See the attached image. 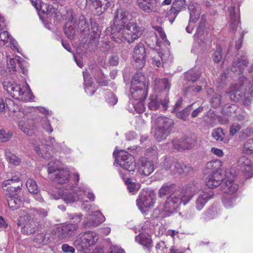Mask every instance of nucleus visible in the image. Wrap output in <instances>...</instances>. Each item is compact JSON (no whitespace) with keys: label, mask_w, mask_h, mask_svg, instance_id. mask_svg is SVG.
<instances>
[{"label":"nucleus","mask_w":253,"mask_h":253,"mask_svg":"<svg viewBox=\"0 0 253 253\" xmlns=\"http://www.w3.org/2000/svg\"><path fill=\"white\" fill-rule=\"evenodd\" d=\"M31 213H34L35 216L38 215L40 217L42 218L46 217L48 214L47 211L42 208L32 209H31Z\"/></svg>","instance_id":"obj_42"},{"label":"nucleus","mask_w":253,"mask_h":253,"mask_svg":"<svg viewBox=\"0 0 253 253\" xmlns=\"http://www.w3.org/2000/svg\"><path fill=\"white\" fill-rule=\"evenodd\" d=\"M221 95L218 93H214L211 98V105L214 108H217L219 107L221 104Z\"/></svg>","instance_id":"obj_36"},{"label":"nucleus","mask_w":253,"mask_h":253,"mask_svg":"<svg viewBox=\"0 0 253 253\" xmlns=\"http://www.w3.org/2000/svg\"><path fill=\"white\" fill-rule=\"evenodd\" d=\"M191 111L190 107L184 109L181 111L176 112V116L177 118L185 121L188 118Z\"/></svg>","instance_id":"obj_40"},{"label":"nucleus","mask_w":253,"mask_h":253,"mask_svg":"<svg viewBox=\"0 0 253 253\" xmlns=\"http://www.w3.org/2000/svg\"><path fill=\"white\" fill-rule=\"evenodd\" d=\"M136 202L138 208L142 211L144 208H150L153 206L155 200L151 194L145 192L140 194Z\"/></svg>","instance_id":"obj_20"},{"label":"nucleus","mask_w":253,"mask_h":253,"mask_svg":"<svg viewBox=\"0 0 253 253\" xmlns=\"http://www.w3.org/2000/svg\"><path fill=\"white\" fill-rule=\"evenodd\" d=\"M145 49L142 43H139L134 48L133 58L136 64L135 66L139 69L142 68L145 63Z\"/></svg>","instance_id":"obj_17"},{"label":"nucleus","mask_w":253,"mask_h":253,"mask_svg":"<svg viewBox=\"0 0 253 253\" xmlns=\"http://www.w3.org/2000/svg\"><path fill=\"white\" fill-rule=\"evenodd\" d=\"M253 133V129L251 128H247L242 131V133L240 135L242 139H245L247 137L250 136Z\"/></svg>","instance_id":"obj_57"},{"label":"nucleus","mask_w":253,"mask_h":253,"mask_svg":"<svg viewBox=\"0 0 253 253\" xmlns=\"http://www.w3.org/2000/svg\"><path fill=\"white\" fill-rule=\"evenodd\" d=\"M224 170L223 169H219L214 171L208 177L206 181L207 185L211 189L218 186L224 179Z\"/></svg>","instance_id":"obj_16"},{"label":"nucleus","mask_w":253,"mask_h":253,"mask_svg":"<svg viewBox=\"0 0 253 253\" xmlns=\"http://www.w3.org/2000/svg\"><path fill=\"white\" fill-rule=\"evenodd\" d=\"M139 8L145 12L158 13L159 8L156 0H136Z\"/></svg>","instance_id":"obj_19"},{"label":"nucleus","mask_w":253,"mask_h":253,"mask_svg":"<svg viewBox=\"0 0 253 253\" xmlns=\"http://www.w3.org/2000/svg\"><path fill=\"white\" fill-rule=\"evenodd\" d=\"M243 152L247 154H253V138L248 139L244 144Z\"/></svg>","instance_id":"obj_39"},{"label":"nucleus","mask_w":253,"mask_h":253,"mask_svg":"<svg viewBox=\"0 0 253 253\" xmlns=\"http://www.w3.org/2000/svg\"><path fill=\"white\" fill-rule=\"evenodd\" d=\"M174 163V159L172 157H166L163 162L161 163V166L166 170L171 168Z\"/></svg>","instance_id":"obj_38"},{"label":"nucleus","mask_w":253,"mask_h":253,"mask_svg":"<svg viewBox=\"0 0 253 253\" xmlns=\"http://www.w3.org/2000/svg\"><path fill=\"white\" fill-rule=\"evenodd\" d=\"M61 249L62 251L66 253H74L75 251V250L73 247L67 244H63Z\"/></svg>","instance_id":"obj_56"},{"label":"nucleus","mask_w":253,"mask_h":253,"mask_svg":"<svg viewBox=\"0 0 253 253\" xmlns=\"http://www.w3.org/2000/svg\"><path fill=\"white\" fill-rule=\"evenodd\" d=\"M86 192V188L85 187L82 186L79 187L76 190V193L74 194L68 191H62L58 190L57 193L52 194L51 196L53 199L58 200L60 198L62 199L64 202L67 204H72L76 201L82 199V194H84Z\"/></svg>","instance_id":"obj_8"},{"label":"nucleus","mask_w":253,"mask_h":253,"mask_svg":"<svg viewBox=\"0 0 253 253\" xmlns=\"http://www.w3.org/2000/svg\"><path fill=\"white\" fill-rule=\"evenodd\" d=\"M186 80L194 83L201 76V72L197 70L191 69L185 73Z\"/></svg>","instance_id":"obj_31"},{"label":"nucleus","mask_w":253,"mask_h":253,"mask_svg":"<svg viewBox=\"0 0 253 253\" xmlns=\"http://www.w3.org/2000/svg\"><path fill=\"white\" fill-rule=\"evenodd\" d=\"M12 136V133L11 132H6L5 130L3 129L0 130V140L2 142L7 141Z\"/></svg>","instance_id":"obj_47"},{"label":"nucleus","mask_w":253,"mask_h":253,"mask_svg":"<svg viewBox=\"0 0 253 253\" xmlns=\"http://www.w3.org/2000/svg\"><path fill=\"white\" fill-rule=\"evenodd\" d=\"M26 186L30 193L37 194L39 191L37 183L33 179H29L26 182Z\"/></svg>","instance_id":"obj_35"},{"label":"nucleus","mask_w":253,"mask_h":253,"mask_svg":"<svg viewBox=\"0 0 253 253\" xmlns=\"http://www.w3.org/2000/svg\"><path fill=\"white\" fill-rule=\"evenodd\" d=\"M76 30L77 24L74 21V16L72 13L65 25L64 33L68 38L72 39L75 35Z\"/></svg>","instance_id":"obj_23"},{"label":"nucleus","mask_w":253,"mask_h":253,"mask_svg":"<svg viewBox=\"0 0 253 253\" xmlns=\"http://www.w3.org/2000/svg\"><path fill=\"white\" fill-rule=\"evenodd\" d=\"M78 228V225L76 223H68L63 225L58 228V238L61 240L69 239L76 234Z\"/></svg>","instance_id":"obj_18"},{"label":"nucleus","mask_w":253,"mask_h":253,"mask_svg":"<svg viewBox=\"0 0 253 253\" xmlns=\"http://www.w3.org/2000/svg\"><path fill=\"white\" fill-rule=\"evenodd\" d=\"M93 8H94L96 10V13L98 15L101 14L102 13H103V11L101 10V7H102V2L99 0H95L93 1L90 2Z\"/></svg>","instance_id":"obj_45"},{"label":"nucleus","mask_w":253,"mask_h":253,"mask_svg":"<svg viewBox=\"0 0 253 253\" xmlns=\"http://www.w3.org/2000/svg\"><path fill=\"white\" fill-rule=\"evenodd\" d=\"M7 107L9 111L15 113L18 109V106L12 100L8 99L6 102Z\"/></svg>","instance_id":"obj_52"},{"label":"nucleus","mask_w":253,"mask_h":253,"mask_svg":"<svg viewBox=\"0 0 253 253\" xmlns=\"http://www.w3.org/2000/svg\"><path fill=\"white\" fill-rule=\"evenodd\" d=\"M212 137L217 141H222L223 138L224 133L220 128L215 129L212 132Z\"/></svg>","instance_id":"obj_43"},{"label":"nucleus","mask_w":253,"mask_h":253,"mask_svg":"<svg viewBox=\"0 0 253 253\" xmlns=\"http://www.w3.org/2000/svg\"><path fill=\"white\" fill-rule=\"evenodd\" d=\"M83 226L86 228L95 227H96V223L94 224L93 221L91 220V217L89 216L84 221Z\"/></svg>","instance_id":"obj_55"},{"label":"nucleus","mask_w":253,"mask_h":253,"mask_svg":"<svg viewBox=\"0 0 253 253\" xmlns=\"http://www.w3.org/2000/svg\"><path fill=\"white\" fill-rule=\"evenodd\" d=\"M3 87L14 99L27 102L32 98L29 87L19 84L13 81H4Z\"/></svg>","instance_id":"obj_4"},{"label":"nucleus","mask_w":253,"mask_h":253,"mask_svg":"<svg viewBox=\"0 0 253 253\" xmlns=\"http://www.w3.org/2000/svg\"><path fill=\"white\" fill-rule=\"evenodd\" d=\"M128 12L118 9L115 12L113 24L110 27L111 38L116 42L126 41L133 42L142 34V30L136 23H128Z\"/></svg>","instance_id":"obj_2"},{"label":"nucleus","mask_w":253,"mask_h":253,"mask_svg":"<svg viewBox=\"0 0 253 253\" xmlns=\"http://www.w3.org/2000/svg\"><path fill=\"white\" fill-rule=\"evenodd\" d=\"M189 89L191 91L195 92V93H197V92H199L200 91H201L202 87L201 85H198L196 86L193 85L190 87H189Z\"/></svg>","instance_id":"obj_64"},{"label":"nucleus","mask_w":253,"mask_h":253,"mask_svg":"<svg viewBox=\"0 0 253 253\" xmlns=\"http://www.w3.org/2000/svg\"><path fill=\"white\" fill-rule=\"evenodd\" d=\"M238 163L244 170L248 172L252 171L251 162L246 157L243 156L240 157L239 159Z\"/></svg>","instance_id":"obj_32"},{"label":"nucleus","mask_w":253,"mask_h":253,"mask_svg":"<svg viewBox=\"0 0 253 253\" xmlns=\"http://www.w3.org/2000/svg\"><path fill=\"white\" fill-rule=\"evenodd\" d=\"M154 169L152 162L146 158L140 159L138 171L141 175L148 176L154 171Z\"/></svg>","instance_id":"obj_21"},{"label":"nucleus","mask_w":253,"mask_h":253,"mask_svg":"<svg viewBox=\"0 0 253 253\" xmlns=\"http://www.w3.org/2000/svg\"><path fill=\"white\" fill-rule=\"evenodd\" d=\"M107 101L110 105H114L117 103L118 99L113 93H109L108 95Z\"/></svg>","instance_id":"obj_58"},{"label":"nucleus","mask_w":253,"mask_h":253,"mask_svg":"<svg viewBox=\"0 0 253 253\" xmlns=\"http://www.w3.org/2000/svg\"><path fill=\"white\" fill-rule=\"evenodd\" d=\"M20 219L25 221L24 228L26 229L28 234H31L36 232L38 228V223L35 221V215L31 213V209L28 212L23 211L21 213Z\"/></svg>","instance_id":"obj_13"},{"label":"nucleus","mask_w":253,"mask_h":253,"mask_svg":"<svg viewBox=\"0 0 253 253\" xmlns=\"http://www.w3.org/2000/svg\"><path fill=\"white\" fill-rule=\"evenodd\" d=\"M161 59L162 57L160 54L158 53L156 56H154L152 58V63L155 64L158 67H159L161 65Z\"/></svg>","instance_id":"obj_59"},{"label":"nucleus","mask_w":253,"mask_h":253,"mask_svg":"<svg viewBox=\"0 0 253 253\" xmlns=\"http://www.w3.org/2000/svg\"><path fill=\"white\" fill-rule=\"evenodd\" d=\"M5 154L6 159L10 163L15 166H18L20 164L21 159L17 156L13 154L9 150H6Z\"/></svg>","instance_id":"obj_33"},{"label":"nucleus","mask_w":253,"mask_h":253,"mask_svg":"<svg viewBox=\"0 0 253 253\" xmlns=\"http://www.w3.org/2000/svg\"><path fill=\"white\" fill-rule=\"evenodd\" d=\"M148 107L152 110L160 109L166 111L167 110L169 100L168 96H165L164 98L158 96H151L150 97Z\"/></svg>","instance_id":"obj_15"},{"label":"nucleus","mask_w":253,"mask_h":253,"mask_svg":"<svg viewBox=\"0 0 253 253\" xmlns=\"http://www.w3.org/2000/svg\"><path fill=\"white\" fill-rule=\"evenodd\" d=\"M235 108L236 106L233 104H232V106L226 105L223 109V112H225V113L229 112L230 114H231L232 112H234L235 111Z\"/></svg>","instance_id":"obj_60"},{"label":"nucleus","mask_w":253,"mask_h":253,"mask_svg":"<svg viewBox=\"0 0 253 253\" xmlns=\"http://www.w3.org/2000/svg\"><path fill=\"white\" fill-rule=\"evenodd\" d=\"M24 61L22 58L21 57L17 56L15 58H10L7 61V66L9 69V72L13 71L15 72L16 71V63H18L20 68L22 70L23 74H25V71H24V68L23 67L22 63L21 62Z\"/></svg>","instance_id":"obj_29"},{"label":"nucleus","mask_w":253,"mask_h":253,"mask_svg":"<svg viewBox=\"0 0 253 253\" xmlns=\"http://www.w3.org/2000/svg\"><path fill=\"white\" fill-rule=\"evenodd\" d=\"M203 111V107H199L198 108L194 110L191 114V116L192 118H195L196 117L198 114L202 112Z\"/></svg>","instance_id":"obj_63"},{"label":"nucleus","mask_w":253,"mask_h":253,"mask_svg":"<svg viewBox=\"0 0 253 253\" xmlns=\"http://www.w3.org/2000/svg\"><path fill=\"white\" fill-rule=\"evenodd\" d=\"M9 208L14 211L17 209L24 201L21 195V189L18 187H2Z\"/></svg>","instance_id":"obj_6"},{"label":"nucleus","mask_w":253,"mask_h":253,"mask_svg":"<svg viewBox=\"0 0 253 253\" xmlns=\"http://www.w3.org/2000/svg\"><path fill=\"white\" fill-rule=\"evenodd\" d=\"M175 188L174 184L165 183L158 190L159 198L167 196L165 202L158 207L162 217L170 216L177 211L181 204L185 205L188 203L198 191L199 186L191 183L180 190L175 191Z\"/></svg>","instance_id":"obj_1"},{"label":"nucleus","mask_w":253,"mask_h":253,"mask_svg":"<svg viewBox=\"0 0 253 253\" xmlns=\"http://www.w3.org/2000/svg\"><path fill=\"white\" fill-rule=\"evenodd\" d=\"M234 11V10L233 9V11H231L230 13L231 27L233 30L236 28L239 23V16L238 15L235 14Z\"/></svg>","instance_id":"obj_44"},{"label":"nucleus","mask_w":253,"mask_h":253,"mask_svg":"<svg viewBox=\"0 0 253 253\" xmlns=\"http://www.w3.org/2000/svg\"><path fill=\"white\" fill-rule=\"evenodd\" d=\"M239 85L238 84L231 86L229 90L226 92V94H227L226 97L234 102L239 101L243 95V92L239 89Z\"/></svg>","instance_id":"obj_26"},{"label":"nucleus","mask_w":253,"mask_h":253,"mask_svg":"<svg viewBox=\"0 0 253 253\" xmlns=\"http://www.w3.org/2000/svg\"><path fill=\"white\" fill-rule=\"evenodd\" d=\"M7 43H9L8 46L11 47L12 45L14 48L17 49V42L15 40L8 34L7 31H3L0 33V45H4Z\"/></svg>","instance_id":"obj_27"},{"label":"nucleus","mask_w":253,"mask_h":253,"mask_svg":"<svg viewBox=\"0 0 253 253\" xmlns=\"http://www.w3.org/2000/svg\"><path fill=\"white\" fill-rule=\"evenodd\" d=\"M211 151L214 155L218 157H221L223 155V152L222 150L216 148H212L211 149Z\"/></svg>","instance_id":"obj_62"},{"label":"nucleus","mask_w":253,"mask_h":253,"mask_svg":"<svg viewBox=\"0 0 253 253\" xmlns=\"http://www.w3.org/2000/svg\"><path fill=\"white\" fill-rule=\"evenodd\" d=\"M170 87V82L167 78L159 79L155 80V89L156 91H164L165 96H168V93Z\"/></svg>","instance_id":"obj_25"},{"label":"nucleus","mask_w":253,"mask_h":253,"mask_svg":"<svg viewBox=\"0 0 253 253\" xmlns=\"http://www.w3.org/2000/svg\"><path fill=\"white\" fill-rule=\"evenodd\" d=\"M100 31H96L94 30L93 34L90 36V41L94 42L95 45L97 44L100 38Z\"/></svg>","instance_id":"obj_49"},{"label":"nucleus","mask_w":253,"mask_h":253,"mask_svg":"<svg viewBox=\"0 0 253 253\" xmlns=\"http://www.w3.org/2000/svg\"><path fill=\"white\" fill-rule=\"evenodd\" d=\"M18 126L21 130L27 135L32 136L34 133L33 130L29 128L28 125L23 121L19 122Z\"/></svg>","instance_id":"obj_41"},{"label":"nucleus","mask_w":253,"mask_h":253,"mask_svg":"<svg viewBox=\"0 0 253 253\" xmlns=\"http://www.w3.org/2000/svg\"><path fill=\"white\" fill-rule=\"evenodd\" d=\"M97 82L101 86H106L108 84V81L105 80V76L103 74H101V78L97 79Z\"/></svg>","instance_id":"obj_61"},{"label":"nucleus","mask_w":253,"mask_h":253,"mask_svg":"<svg viewBox=\"0 0 253 253\" xmlns=\"http://www.w3.org/2000/svg\"><path fill=\"white\" fill-rule=\"evenodd\" d=\"M90 216L94 224H96V226L105 220V217L101 214L100 211L94 212L92 214L90 215Z\"/></svg>","instance_id":"obj_34"},{"label":"nucleus","mask_w":253,"mask_h":253,"mask_svg":"<svg viewBox=\"0 0 253 253\" xmlns=\"http://www.w3.org/2000/svg\"><path fill=\"white\" fill-rule=\"evenodd\" d=\"M119 62V57L117 55H112L109 59L108 63L111 66H117Z\"/></svg>","instance_id":"obj_53"},{"label":"nucleus","mask_w":253,"mask_h":253,"mask_svg":"<svg viewBox=\"0 0 253 253\" xmlns=\"http://www.w3.org/2000/svg\"><path fill=\"white\" fill-rule=\"evenodd\" d=\"M240 129L241 126L238 124H233L230 127V135L231 136H234Z\"/></svg>","instance_id":"obj_54"},{"label":"nucleus","mask_w":253,"mask_h":253,"mask_svg":"<svg viewBox=\"0 0 253 253\" xmlns=\"http://www.w3.org/2000/svg\"><path fill=\"white\" fill-rule=\"evenodd\" d=\"M148 83L145 76L141 73H136L131 81L130 91L135 100L142 101L147 95Z\"/></svg>","instance_id":"obj_5"},{"label":"nucleus","mask_w":253,"mask_h":253,"mask_svg":"<svg viewBox=\"0 0 253 253\" xmlns=\"http://www.w3.org/2000/svg\"><path fill=\"white\" fill-rule=\"evenodd\" d=\"M135 240L146 248H150L152 247V240L148 235L140 234L136 236Z\"/></svg>","instance_id":"obj_30"},{"label":"nucleus","mask_w":253,"mask_h":253,"mask_svg":"<svg viewBox=\"0 0 253 253\" xmlns=\"http://www.w3.org/2000/svg\"><path fill=\"white\" fill-rule=\"evenodd\" d=\"M2 187H18L19 189H21L22 186V182L20 180L18 176L14 175L10 179H8L3 181L1 184Z\"/></svg>","instance_id":"obj_28"},{"label":"nucleus","mask_w":253,"mask_h":253,"mask_svg":"<svg viewBox=\"0 0 253 253\" xmlns=\"http://www.w3.org/2000/svg\"><path fill=\"white\" fill-rule=\"evenodd\" d=\"M234 198L233 197H224L222 199V202L224 206L227 208L232 207Z\"/></svg>","instance_id":"obj_50"},{"label":"nucleus","mask_w":253,"mask_h":253,"mask_svg":"<svg viewBox=\"0 0 253 253\" xmlns=\"http://www.w3.org/2000/svg\"><path fill=\"white\" fill-rule=\"evenodd\" d=\"M116 161L118 164L124 169L129 172H134L136 165L134 157L127 152L121 150L116 157Z\"/></svg>","instance_id":"obj_9"},{"label":"nucleus","mask_w":253,"mask_h":253,"mask_svg":"<svg viewBox=\"0 0 253 253\" xmlns=\"http://www.w3.org/2000/svg\"><path fill=\"white\" fill-rule=\"evenodd\" d=\"M224 182L221 186L222 191L228 194H233L238 189V185L234 182L235 175L230 169L224 170Z\"/></svg>","instance_id":"obj_11"},{"label":"nucleus","mask_w":253,"mask_h":253,"mask_svg":"<svg viewBox=\"0 0 253 253\" xmlns=\"http://www.w3.org/2000/svg\"><path fill=\"white\" fill-rule=\"evenodd\" d=\"M249 61L245 56H240L239 57L234 58L233 61L231 70L233 72H239L241 74L245 68L247 67Z\"/></svg>","instance_id":"obj_22"},{"label":"nucleus","mask_w":253,"mask_h":253,"mask_svg":"<svg viewBox=\"0 0 253 253\" xmlns=\"http://www.w3.org/2000/svg\"><path fill=\"white\" fill-rule=\"evenodd\" d=\"M195 184L199 186L198 191L195 193H198L197 198L195 200L196 209L200 211L202 210L209 200L211 199L213 196L212 190L208 189L206 191H200V186L197 183L193 182Z\"/></svg>","instance_id":"obj_14"},{"label":"nucleus","mask_w":253,"mask_h":253,"mask_svg":"<svg viewBox=\"0 0 253 253\" xmlns=\"http://www.w3.org/2000/svg\"><path fill=\"white\" fill-rule=\"evenodd\" d=\"M47 171L49 178L57 183L64 184L69 182L70 175L67 169H58L57 166L50 162L48 165Z\"/></svg>","instance_id":"obj_7"},{"label":"nucleus","mask_w":253,"mask_h":253,"mask_svg":"<svg viewBox=\"0 0 253 253\" xmlns=\"http://www.w3.org/2000/svg\"><path fill=\"white\" fill-rule=\"evenodd\" d=\"M186 6L185 0H175L173 2L172 7L169 12L170 14H173L174 18L172 20H169L171 23H172L180 11L185 9Z\"/></svg>","instance_id":"obj_24"},{"label":"nucleus","mask_w":253,"mask_h":253,"mask_svg":"<svg viewBox=\"0 0 253 253\" xmlns=\"http://www.w3.org/2000/svg\"><path fill=\"white\" fill-rule=\"evenodd\" d=\"M98 238V236L95 232L92 231H86L79 235V237L74 241V245L80 247L82 249H85L94 245Z\"/></svg>","instance_id":"obj_10"},{"label":"nucleus","mask_w":253,"mask_h":253,"mask_svg":"<svg viewBox=\"0 0 253 253\" xmlns=\"http://www.w3.org/2000/svg\"><path fill=\"white\" fill-rule=\"evenodd\" d=\"M196 140V137L194 135H185L179 140L174 139L172 143L174 148L180 151L192 148L195 146Z\"/></svg>","instance_id":"obj_12"},{"label":"nucleus","mask_w":253,"mask_h":253,"mask_svg":"<svg viewBox=\"0 0 253 253\" xmlns=\"http://www.w3.org/2000/svg\"><path fill=\"white\" fill-rule=\"evenodd\" d=\"M156 249L158 253H166L167 251L166 243L163 241L159 242L156 244Z\"/></svg>","instance_id":"obj_48"},{"label":"nucleus","mask_w":253,"mask_h":253,"mask_svg":"<svg viewBox=\"0 0 253 253\" xmlns=\"http://www.w3.org/2000/svg\"><path fill=\"white\" fill-rule=\"evenodd\" d=\"M221 52V48L220 46H217L216 50L212 54V58L214 62L218 63L220 61L222 57Z\"/></svg>","instance_id":"obj_46"},{"label":"nucleus","mask_w":253,"mask_h":253,"mask_svg":"<svg viewBox=\"0 0 253 253\" xmlns=\"http://www.w3.org/2000/svg\"><path fill=\"white\" fill-rule=\"evenodd\" d=\"M216 214V211L215 208H211L206 211L205 213L206 218L208 220L214 218Z\"/></svg>","instance_id":"obj_51"},{"label":"nucleus","mask_w":253,"mask_h":253,"mask_svg":"<svg viewBox=\"0 0 253 253\" xmlns=\"http://www.w3.org/2000/svg\"><path fill=\"white\" fill-rule=\"evenodd\" d=\"M174 168L172 169L174 173H178L179 174H182L183 172H187L190 169V167H187L181 165L180 164L174 162Z\"/></svg>","instance_id":"obj_37"},{"label":"nucleus","mask_w":253,"mask_h":253,"mask_svg":"<svg viewBox=\"0 0 253 253\" xmlns=\"http://www.w3.org/2000/svg\"><path fill=\"white\" fill-rule=\"evenodd\" d=\"M152 119L154 125V136L155 139L158 141L166 139L171 131L174 125L173 121L162 116L153 115Z\"/></svg>","instance_id":"obj_3"}]
</instances>
